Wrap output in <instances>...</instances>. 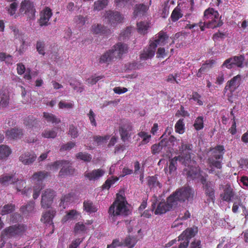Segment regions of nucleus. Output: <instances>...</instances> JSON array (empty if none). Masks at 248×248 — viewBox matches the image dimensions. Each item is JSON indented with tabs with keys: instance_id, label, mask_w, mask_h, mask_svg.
<instances>
[{
	"instance_id": "nucleus-38",
	"label": "nucleus",
	"mask_w": 248,
	"mask_h": 248,
	"mask_svg": "<svg viewBox=\"0 0 248 248\" xmlns=\"http://www.w3.org/2000/svg\"><path fill=\"white\" fill-rule=\"evenodd\" d=\"M11 153L12 150L8 146L4 144L0 145V159L6 158Z\"/></svg>"
},
{
	"instance_id": "nucleus-46",
	"label": "nucleus",
	"mask_w": 248,
	"mask_h": 248,
	"mask_svg": "<svg viewBox=\"0 0 248 248\" xmlns=\"http://www.w3.org/2000/svg\"><path fill=\"white\" fill-rule=\"evenodd\" d=\"M43 117L47 122L52 124H58L60 122V119L56 118L54 115L48 112H44Z\"/></svg>"
},
{
	"instance_id": "nucleus-27",
	"label": "nucleus",
	"mask_w": 248,
	"mask_h": 248,
	"mask_svg": "<svg viewBox=\"0 0 248 248\" xmlns=\"http://www.w3.org/2000/svg\"><path fill=\"white\" fill-rule=\"evenodd\" d=\"M147 185L151 190H155V189L161 188L162 185L157 180L155 176H148L147 178Z\"/></svg>"
},
{
	"instance_id": "nucleus-49",
	"label": "nucleus",
	"mask_w": 248,
	"mask_h": 248,
	"mask_svg": "<svg viewBox=\"0 0 248 248\" xmlns=\"http://www.w3.org/2000/svg\"><path fill=\"white\" fill-rule=\"evenodd\" d=\"M203 116H199L198 117L193 124V126L194 127V128L197 131H199L201 129H202L204 127V124H203Z\"/></svg>"
},
{
	"instance_id": "nucleus-37",
	"label": "nucleus",
	"mask_w": 248,
	"mask_h": 248,
	"mask_svg": "<svg viewBox=\"0 0 248 248\" xmlns=\"http://www.w3.org/2000/svg\"><path fill=\"white\" fill-rule=\"evenodd\" d=\"M55 212L53 210H49L44 214L42 217L41 220L44 223L51 224L52 218L54 216Z\"/></svg>"
},
{
	"instance_id": "nucleus-15",
	"label": "nucleus",
	"mask_w": 248,
	"mask_h": 248,
	"mask_svg": "<svg viewBox=\"0 0 248 248\" xmlns=\"http://www.w3.org/2000/svg\"><path fill=\"white\" fill-rule=\"evenodd\" d=\"M128 49V47L126 44L119 42L115 45L111 50L114 54L115 58H121L123 54L127 53Z\"/></svg>"
},
{
	"instance_id": "nucleus-7",
	"label": "nucleus",
	"mask_w": 248,
	"mask_h": 248,
	"mask_svg": "<svg viewBox=\"0 0 248 248\" xmlns=\"http://www.w3.org/2000/svg\"><path fill=\"white\" fill-rule=\"evenodd\" d=\"M192 145L190 144H184L182 143L181 146L179 147L180 155L177 156L179 159V162L185 166L186 164L190 163L191 159V155L192 152Z\"/></svg>"
},
{
	"instance_id": "nucleus-64",
	"label": "nucleus",
	"mask_w": 248,
	"mask_h": 248,
	"mask_svg": "<svg viewBox=\"0 0 248 248\" xmlns=\"http://www.w3.org/2000/svg\"><path fill=\"white\" fill-rule=\"evenodd\" d=\"M110 136L106 135L104 136H96L93 137V140L98 144L105 143L109 139Z\"/></svg>"
},
{
	"instance_id": "nucleus-43",
	"label": "nucleus",
	"mask_w": 248,
	"mask_h": 248,
	"mask_svg": "<svg viewBox=\"0 0 248 248\" xmlns=\"http://www.w3.org/2000/svg\"><path fill=\"white\" fill-rule=\"evenodd\" d=\"M70 162L63 160V174H73L75 170L71 166Z\"/></svg>"
},
{
	"instance_id": "nucleus-41",
	"label": "nucleus",
	"mask_w": 248,
	"mask_h": 248,
	"mask_svg": "<svg viewBox=\"0 0 248 248\" xmlns=\"http://www.w3.org/2000/svg\"><path fill=\"white\" fill-rule=\"evenodd\" d=\"M123 242L124 246L133 248L137 242V239L135 236L128 235L124 239Z\"/></svg>"
},
{
	"instance_id": "nucleus-55",
	"label": "nucleus",
	"mask_w": 248,
	"mask_h": 248,
	"mask_svg": "<svg viewBox=\"0 0 248 248\" xmlns=\"http://www.w3.org/2000/svg\"><path fill=\"white\" fill-rule=\"evenodd\" d=\"M179 161V159L177 156H175L170 160V164H169V171L170 173H171V172L174 171L176 170L177 168V161Z\"/></svg>"
},
{
	"instance_id": "nucleus-57",
	"label": "nucleus",
	"mask_w": 248,
	"mask_h": 248,
	"mask_svg": "<svg viewBox=\"0 0 248 248\" xmlns=\"http://www.w3.org/2000/svg\"><path fill=\"white\" fill-rule=\"evenodd\" d=\"M241 207L242 208H245V207L243 204V203L240 199H238L237 201L234 202L232 207V211L234 213H236L238 211V209L239 207Z\"/></svg>"
},
{
	"instance_id": "nucleus-42",
	"label": "nucleus",
	"mask_w": 248,
	"mask_h": 248,
	"mask_svg": "<svg viewBox=\"0 0 248 248\" xmlns=\"http://www.w3.org/2000/svg\"><path fill=\"white\" fill-rule=\"evenodd\" d=\"M0 106L2 108L6 107L9 104V95L7 92L1 91Z\"/></svg>"
},
{
	"instance_id": "nucleus-24",
	"label": "nucleus",
	"mask_w": 248,
	"mask_h": 248,
	"mask_svg": "<svg viewBox=\"0 0 248 248\" xmlns=\"http://www.w3.org/2000/svg\"><path fill=\"white\" fill-rule=\"evenodd\" d=\"M92 32L96 34L108 35L111 33L110 29L101 24H94L92 26Z\"/></svg>"
},
{
	"instance_id": "nucleus-59",
	"label": "nucleus",
	"mask_w": 248,
	"mask_h": 248,
	"mask_svg": "<svg viewBox=\"0 0 248 248\" xmlns=\"http://www.w3.org/2000/svg\"><path fill=\"white\" fill-rule=\"evenodd\" d=\"M138 135L142 139V143L146 144L149 142L151 136L145 131H141L138 133Z\"/></svg>"
},
{
	"instance_id": "nucleus-34",
	"label": "nucleus",
	"mask_w": 248,
	"mask_h": 248,
	"mask_svg": "<svg viewBox=\"0 0 248 248\" xmlns=\"http://www.w3.org/2000/svg\"><path fill=\"white\" fill-rule=\"evenodd\" d=\"M157 37V38L155 39L154 42H151V43H155L156 44V46H157V45H164L166 41L168 39L169 36L166 32L161 31L158 32Z\"/></svg>"
},
{
	"instance_id": "nucleus-60",
	"label": "nucleus",
	"mask_w": 248,
	"mask_h": 248,
	"mask_svg": "<svg viewBox=\"0 0 248 248\" xmlns=\"http://www.w3.org/2000/svg\"><path fill=\"white\" fill-rule=\"evenodd\" d=\"M42 135L45 138H54L57 136V132L54 130H46Z\"/></svg>"
},
{
	"instance_id": "nucleus-18",
	"label": "nucleus",
	"mask_w": 248,
	"mask_h": 248,
	"mask_svg": "<svg viewBox=\"0 0 248 248\" xmlns=\"http://www.w3.org/2000/svg\"><path fill=\"white\" fill-rule=\"evenodd\" d=\"M152 4V0H150L149 5H146L144 3L136 4L134 7V11L133 13L134 16L136 18L139 16H144L147 12L150 6Z\"/></svg>"
},
{
	"instance_id": "nucleus-51",
	"label": "nucleus",
	"mask_w": 248,
	"mask_h": 248,
	"mask_svg": "<svg viewBox=\"0 0 248 248\" xmlns=\"http://www.w3.org/2000/svg\"><path fill=\"white\" fill-rule=\"evenodd\" d=\"M76 157L78 159L88 162H90L92 160V156L87 153L79 152L77 154Z\"/></svg>"
},
{
	"instance_id": "nucleus-6",
	"label": "nucleus",
	"mask_w": 248,
	"mask_h": 248,
	"mask_svg": "<svg viewBox=\"0 0 248 248\" xmlns=\"http://www.w3.org/2000/svg\"><path fill=\"white\" fill-rule=\"evenodd\" d=\"M241 79L240 75L234 76L227 82L224 89V95L231 103L233 102L234 93L240 86Z\"/></svg>"
},
{
	"instance_id": "nucleus-39",
	"label": "nucleus",
	"mask_w": 248,
	"mask_h": 248,
	"mask_svg": "<svg viewBox=\"0 0 248 248\" xmlns=\"http://www.w3.org/2000/svg\"><path fill=\"white\" fill-rule=\"evenodd\" d=\"M71 87L77 92H82L83 91V87L81 83L75 78H71L68 81Z\"/></svg>"
},
{
	"instance_id": "nucleus-20",
	"label": "nucleus",
	"mask_w": 248,
	"mask_h": 248,
	"mask_svg": "<svg viewBox=\"0 0 248 248\" xmlns=\"http://www.w3.org/2000/svg\"><path fill=\"white\" fill-rule=\"evenodd\" d=\"M36 155L32 152H26L21 155L19 160L24 165L32 164L36 160Z\"/></svg>"
},
{
	"instance_id": "nucleus-22",
	"label": "nucleus",
	"mask_w": 248,
	"mask_h": 248,
	"mask_svg": "<svg viewBox=\"0 0 248 248\" xmlns=\"http://www.w3.org/2000/svg\"><path fill=\"white\" fill-rule=\"evenodd\" d=\"M105 173V171L102 169L94 170L91 171H86L84 175L86 179L89 181H95L99 179Z\"/></svg>"
},
{
	"instance_id": "nucleus-13",
	"label": "nucleus",
	"mask_w": 248,
	"mask_h": 248,
	"mask_svg": "<svg viewBox=\"0 0 248 248\" xmlns=\"http://www.w3.org/2000/svg\"><path fill=\"white\" fill-rule=\"evenodd\" d=\"M204 194L206 197V202L209 203L210 202L214 203L215 198V184L213 182L209 183L203 187Z\"/></svg>"
},
{
	"instance_id": "nucleus-33",
	"label": "nucleus",
	"mask_w": 248,
	"mask_h": 248,
	"mask_svg": "<svg viewBox=\"0 0 248 248\" xmlns=\"http://www.w3.org/2000/svg\"><path fill=\"white\" fill-rule=\"evenodd\" d=\"M150 23L147 21H140L137 23V31L141 34H145L150 27Z\"/></svg>"
},
{
	"instance_id": "nucleus-12",
	"label": "nucleus",
	"mask_w": 248,
	"mask_h": 248,
	"mask_svg": "<svg viewBox=\"0 0 248 248\" xmlns=\"http://www.w3.org/2000/svg\"><path fill=\"white\" fill-rule=\"evenodd\" d=\"M55 196V192L54 190L46 189L42 195L41 204L44 208H49L52 203L53 199Z\"/></svg>"
},
{
	"instance_id": "nucleus-58",
	"label": "nucleus",
	"mask_w": 248,
	"mask_h": 248,
	"mask_svg": "<svg viewBox=\"0 0 248 248\" xmlns=\"http://www.w3.org/2000/svg\"><path fill=\"white\" fill-rule=\"evenodd\" d=\"M118 180V178L117 177H112L111 179H108L103 185L102 188L108 189Z\"/></svg>"
},
{
	"instance_id": "nucleus-4",
	"label": "nucleus",
	"mask_w": 248,
	"mask_h": 248,
	"mask_svg": "<svg viewBox=\"0 0 248 248\" xmlns=\"http://www.w3.org/2000/svg\"><path fill=\"white\" fill-rule=\"evenodd\" d=\"M218 12L213 8H208L204 12L203 19L207 21L206 27L214 29L220 27L223 22L220 20Z\"/></svg>"
},
{
	"instance_id": "nucleus-45",
	"label": "nucleus",
	"mask_w": 248,
	"mask_h": 248,
	"mask_svg": "<svg viewBox=\"0 0 248 248\" xmlns=\"http://www.w3.org/2000/svg\"><path fill=\"white\" fill-rule=\"evenodd\" d=\"M175 130L176 133L182 134L185 132V124L183 119H179L175 125Z\"/></svg>"
},
{
	"instance_id": "nucleus-52",
	"label": "nucleus",
	"mask_w": 248,
	"mask_h": 248,
	"mask_svg": "<svg viewBox=\"0 0 248 248\" xmlns=\"http://www.w3.org/2000/svg\"><path fill=\"white\" fill-rule=\"evenodd\" d=\"M17 8V3L14 2L12 3L9 6L6 7V10L8 13L11 16H15V17H17V15H16V11Z\"/></svg>"
},
{
	"instance_id": "nucleus-56",
	"label": "nucleus",
	"mask_w": 248,
	"mask_h": 248,
	"mask_svg": "<svg viewBox=\"0 0 248 248\" xmlns=\"http://www.w3.org/2000/svg\"><path fill=\"white\" fill-rule=\"evenodd\" d=\"M68 135L72 138L75 139L78 136V130L77 127L74 126L73 124L69 126Z\"/></svg>"
},
{
	"instance_id": "nucleus-30",
	"label": "nucleus",
	"mask_w": 248,
	"mask_h": 248,
	"mask_svg": "<svg viewBox=\"0 0 248 248\" xmlns=\"http://www.w3.org/2000/svg\"><path fill=\"white\" fill-rule=\"evenodd\" d=\"M191 216L190 212L186 210L184 214L181 213L179 215L178 218L174 221L172 225V228H176L179 225H182L183 223L179 222V220H186L190 218Z\"/></svg>"
},
{
	"instance_id": "nucleus-29",
	"label": "nucleus",
	"mask_w": 248,
	"mask_h": 248,
	"mask_svg": "<svg viewBox=\"0 0 248 248\" xmlns=\"http://www.w3.org/2000/svg\"><path fill=\"white\" fill-rule=\"evenodd\" d=\"M35 202L33 201H30L26 205H23L20 208V211L26 216H28L34 212Z\"/></svg>"
},
{
	"instance_id": "nucleus-25",
	"label": "nucleus",
	"mask_w": 248,
	"mask_h": 248,
	"mask_svg": "<svg viewBox=\"0 0 248 248\" xmlns=\"http://www.w3.org/2000/svg\"><path fill=\"white\" fill-rule=\"evenodd\" d=\"M115 58L114 54L111 49L103 53L98 59V62L100 64L107 63L109 64Z\"/></svg>"
},
{
	"instance_id": "nucleus-62",
	"label": "nucleus",
	"mask_w": 248,
	"mask_h": 248,
	"mask_svg": "<svg viewBox=\"0 0 248 248\" xmlns=\"http://www.w3.org/2000/svg\"><path fill=\"white\" fill-rule=\"evenodd\" d=\"M74 19L77 25H79V26H81L85 25L88 18L87 16L84 17L81 15H78L76 16Z\"/></svg>"
},
{
	"instance_id": "nucleus-47",
	"label": "nucleus",
	"mask_w": 248,
	"mask_h": 248,
	"mask_svg": "<svg viewBox=\"0 0 248 248\" xmlns=\"http://www.w3.org/2000/svg\"><path fill=\"white\" fill-rule=\"evenodd\" d=\"M24 123L28 128H36L39 124L38 121L30 118L25 119Z\"/></svg>"
},
{
	"instance_id": "nucleus-40",
	"label": "nucleus",
	"mask_w": 248,
	"mask_h": 248,
	"mask_svg": "<svg viewBox=\"0 0 248 248\" xmlns=\"http://www.w3.org/2000/svg\"><path fill=\"white\" fill-rule=\"evenodd\" d=\"M167 146L166 141L162 140L157 144H154L151 147L152 153L153 154H158L164 147Z\"/></svg>"
},
{
	"instance_id": "nucleus-16",
	"label": "nucleus",
	"mask_w": 248,
	"mask_h": 248,
	"mask_svg": "<svg viewBox=\"0 0 248 248\" xmlns=\"http://www.w3.org/2000/svg\"><path fill=\"white\" fill-rule=\"evenodd\" d=\"M133 127L130 123L123 124L119 128V132L122 140L125 142L128 140L131 136V132Z\"/></svg>"
},
{
	"instance_id": "nucleus-50",
	"label": "nucleus",
	"mask_w": 248,
	"mask_h": 248,
	"mask_svg": "<svg viewBox=\"0 0 248 248\" xmlns=\"http://www.w3.org/2000/svg\"><path fill=\"white\" fill-rule=\"evenodd\" d=\"M87 230L85 225L81 222L77 223L75 226L74 232L75 233L85 232Z\"/></svg>"
},
{
	"instance_id": "nucleus-2",
	"label": "nucleus",
	"mask_w": 248,
	"mask_h": 248,
	"mask_svg": "<svg viewBox=\"0 0 248 248\" xmlns=\"http://www.w3.org/2000/svg\"><path fill=\"white\" fill-rule=\"evenodd\" d=\"M127 204L124 197L117 196V199L109 207L108 211L109 217H112L113 221L115 220L116 217L118 216H125L129 214V210L126 205Z\"/></svg>"
},
{
	"instance_id": "nucleus-54",
	"label": "nucleus",
	"mask_w": 248,
	"mask_h": 248,
	"mask_svg": "<svg viewBox=\"0 0 248 248\" xmlns=\"http://www.w3.org/2000/svg\"><path fill=\"white\" fill-rule=\"evenodd\" d=\"M79 213L76 210H70L66 215L63 217V221H66L69 219L76 218V216L79 215Z\"/></svg>"
},
{
	"instance_id": "nucleus-9",
	"label": "nucleus",
	"mask_w": 248,
	"mask_h": 248,
	"mask_svg": "<svg viewBox=\"0 0 248 248\" xmlns=\"http://www.w3.org/2000/svg\"><path fill=\"white\" fill-rule=\"evenodd\" d=\"M174 193L179 202H185L186 200L189 201L193 199L194 194V191L188 186L179 188Z\"/></svg>"
},
{
	"instance_id": "nucleus-63",
	"label": "nucleus",
	"mask_w": 248,
	"mask_h": 248,
	"mask_svg": "<svg viewBox=\"0 0 248 248\" xmlns=\"http://www.w3.org/2000/svg\"><path fill=\"white\" fill-rule=\"evenodd\" d=\"M45 42L41 41H38L36 43V49L38 52L41 55H44L45 52Z\"/></svg>"
},
{
	"instance_id": "nucleus-26",
	"label": "nucleus",
	"mask_w": 248,
	"mask_h": 248,
	"mask_svg": "<svg viewBox=\"0 0 248 248\" xmlns=\"http://www.w3.org/2000/svg\"><path fill=\"white\" fill-rule=\"evenodd\" d=\"M48 175V173L46 171H37L33 173L31 177V180L39 184Z\"/></svg>"
},
{
	"instance_id": "nucleus-21",
	"label": "nucleus",
	"mask_w": 248,
	"mask_h": 248,
	"mask_svg": "<svg viewBox=\"0 0 248 248\" xmlns=\"http://www.w3.org/2000/svg\"><path fill=\"white\" fill-rule=\"evenodd\" d=\"M198 232L197 228H188L185 230L178 237L179 241H187L189 243V240L194 237Z\"/></svg>"
},
{
	"instance_id": "nucleus-32",
	"label": "nucleus",
	"mask_w": 248,
	"mask_h": 248,
	"mask_svg": "<svg viewBox=\"0 0 248 248\" xmlns=\"http://www.w3.org/2000/svg\"><path fill=\"white\" fill-rule=\"evenodd\" d=\"M179 200L177 199V196L173 192L167 199L166 203L170 210H171L174 208L178 204Z\"/></svg>"
},
{
	"instance_id": "nucleus-53",
	"label": "nucleus",
	"mask_w": 248,
	"mask_h": 248,
	"mask_svg": "<svg viewBox=\"0 0 248 248\" xmlns=\"http://www.w3.org/2000/svg\"><path fill=\"white\" fill-rule=\"evenodd\" d=\"M183 16V14L180 12V9L175 8L171 14V19L172 22H176Z\"/></svg>"
},
{
	"instance_id": "nucleus-23",
	"label": "nucleus",
	"mask_w": 248,
	"mask_h": 248,
	"mask_svg": "<svg viewBox=\"0 0 248 248\" xmlns=\"http://www.w3.org/2000/svg\"><path fill=\"white\" fill-rule=\"evenodd\" d=\"M24 134L23 130L20 128H12L6 132V136L8 139L17 140L22 138Z\"/></svg>"
},
{
	"instance_id": "nucleus-10",
	"label": "nucleus",
	"mask_w": 248,
	"mask_h": 248,
	"mask_svg": "<svg viewBox=\"0 0 248 248\" xmlns=\"http://www.w3.org/2000/svg\"><path fill=\"white\" fill-rule=\"evenodd\" d=\"M105 18L108 19L111 26L115 27L122 22L124 17L119 12L109 10L106 12Z\"/></svg>"
},
{
	"instance_id": "nucleus-17",
	"label": "nucleus",
	"mask_w": 248,
	"mask_h": 248,
	"mask_svg": "<svg viewBox=\"0 0 248 248\" xmlns=\"http://www.w3.org/2000/svg\"><path fill=\"white\" fill-rule=\"evenodd\" d=\"M156 48V44L150 43L149 46L143 50L140 55V59L142 60H146L152 58L155 55Z\"/></svg>"
},
{
	"instance_id": "nucleus-11",
	"label": "nucleus",
	"mask_w": 248,
	"mask_h": 248,
	"mask_svg": "<svg viewBox=\"0 0 248 248\" xmlns=\"http://www.w3.org/2000/svg\"><path fill=\"white\" fill-rule=\"evenodd\" d=\"M244 60L245 57L243 55L235 56L226 60L222 65V67H225L230 69L235 65L241 68L243 66Z\"/></svg>"
},
{
	"instance_id": "nucleus-36",
	"label": "nucleus",
	"mask_w": 248,
	"mask_h": 248,
	"mask_svg": "<svg viewBox=\"0 0 248 248\" xmlns=\"http://www.w3.org/2000/svg\"><path fill=\"white\" fill-rule=\"evenodd\" d=\"M15 210V205L12 203H8L0 207V214L4 216L12 213Z\"/></svg>"
},
{
	"instance_id": "nucleus-61",
	"label": "nucleus",
	"mask_w": 248,
	"mask_h": 248,
	"mask_svg": "<svg viewBox=\"0 0 248 248\" xmlns=\"http://www.w3.org/2000/svg\"><path fill=\"white\" fill-rule=\"evenodd\" d=\"M164 140L166 141L167 146H171L172 147H174V146H176L177 145V142L180 140H177L173 136H170L168 140Z\"/></svg>"
},
{
	"instance_id": "nucleus-3",
	"label": "nucleus",
	"mask_w": 248,
	"mask_h": 248,
	"mask_svg": "<svg viewBox=\"0 0 248 248\" xmlns=\"http://www.w3.org/2000/svg\"><path fill=\"white\" fill-rule=\"evenodd\" d=\"M11 184H16L17 190L21 191L22 194L26 195V196L31 194V189L25 188V181L16 178L15 175L5 174L0 176V184L2 186H7Z\"/></svg>"
},
{
	"instance_id": "nucleus-28",
	"label": "nucleus",
	"mask_w": 248,
	"mask_h": 248,
	"mask_svg": "<svg viewBox=\"0 0 248 248\" xmlns=\"http://www.w3.org/2000/svg\"><path fill=\"white\" fill-rule=\"evenodd\" d=\"M83 207L84 211H86L89 214L95 213L98 210V208L96 205L90 200H86L83 202Z\"/></svg>"
},
{
	"instance_id": "nucleus-5",
	"label": "nucleus",
	"mask_w": 248,
	"mask_h": 248,
	"mask_svg": "<svg viewBox=\"0 0 248 248\" xmlns=\"http://www.w3.org/2000/svg\"><path fill=\"white\" fill-rule=\"evenodd\" d=\"M26 229V226L23 224L15 225L5 228L1 232V238L3 242L0 248H1L5 243V239L20 235L25 232Z\"/></svg>"
},
{
	"instance_id": "nucleus-14",
	"label": "nucleus",
	"mask_w": 248,
	"mask_h": 248,
	"mask_svg": "<svg viewBox=\"0 0 248 248\" xmlns=\"http://www.w3.org/2000/svg\"><path fill=\"white\" fill-rule=\"evenodd\" d=\"M184 169V171L186 172V174L188 177L192 179L197 177L198 174L200 172V168L198 166L197 163L195 161L191 160L190 163L186 164V166Z\"/></svg>"
},
{
	"instance_id": "nucleus-1",
	"label": "nucleus",
	"mask_w": 248,
	"mask_h": 248,
	"mask_svg": "<svg viewBox=\"0 0 248 248\" xmlns=\"http://www.w3.org/2000/svg\"><path fill=\"white\" fill-rule=\"evenodd\" d=\"M211 154L207 159L209 167V173L216 175L220 178L222 168V160L225 153L223 145H218L210 150Z\"/></svg>"
},
{
	"instance_id": "nucleus-44",
	"label": "nucleus",
	"mask_w": 248,
	"mask_h": 248,
	"mask_svg": "<svg viewBox=\"0 0 248 248\" xmlns=\"http://www.w3.org/2000/svg\"><path fill=\"white\" fill-rule=\"evenodd\" d=\"M108 0H98L94 3V10L101 11L105 8L108 4Z\"/></svg>"
},
{
	"instance_id": "nucleus-48",
	"label": "nucleus",
	"mask_w": 248,
	"mask_h": 248,
	"mask_svg": "<svg viewBox=\"0 0 248 248\" xmlns=\"http://www.w3.org/2000/svg\"><path fill=\"white\" fill-rule=\"evenodd\" d=\"M133 0H115L114 2L116 7L124 8L131 5Z\"/></svg>"
},
{
	"instance_id": "nucleus-35",
	"label": "nucleus",
	"mask_w": 248,
	"mask_h": 248,
	"mask_svg": "<svg viewBox=\"0 0 248 248\" xmlns=\"http://www.w3.org/2000/svg\"><path fill=\"white\" fill-rule=\"evenodd\" d=\"M169 211H170V210L167 203L165 202H161L158 204L155 211V215H160L164 214Z\"/></svg>"
},
{
	"instance_id": "nucleus-31",
	"label": "nucleus",
	"mask_w": 248,
	"mask_h": 248,
	"mask_svg": "<svg viewBox=\"0 0 248 248\" xmlns=\"http://www.w3.org/2000/svg\"><path fill=\"white\" fill-rule=\"evenodd\" d=\"M223 201L229 202L234 196V192L232 188L229 186L225 187L224 192L220 195Z\"/></svg>"
},
{
	"instance_id": "nucleus-8",
	"label": "nucleus",
	"mask_w": 248,
	"mask_h": 248,
	"mask_svg": "<svg viewBox=\"0 0 248 248\" xmlns=\"http://www.w3.org/2000/svg\"><path fill=\"white\" fill-rule=\"evenodd\" d=\"M19 13L25 16L27 19H33L35 17V9L33 2L29 0H24L20 5Z\"/></svg>"
},
{
	"instance_id": "nucleus-19",
	"label": "nucleus",
	"mask_w": 248,
	"mask_h": 248,
	"mask_svg": "<svg viewBox=\"0 0 248 248\" xmlns=\"http://www.w3.org/2000/svg\"><path fill=\"white\" fill-rule=\"evenodd\" d=\"M52 12L49 8H46L40 13L39 20V25L41 27L46 26L49 24V20L52 16Z\"/></svg>"
}]
</instances>
